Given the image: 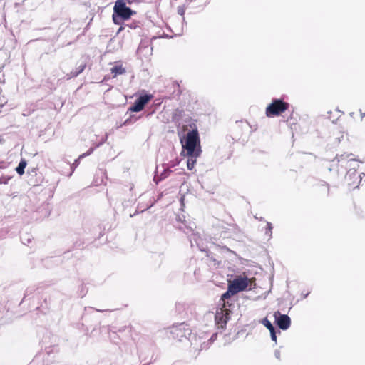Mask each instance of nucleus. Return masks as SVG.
<instances>
[{
    "label": "nucleus",
    "mask_w": 365,
    "mask_h": 365,
    "mask_svg": "<svg viewBox=\"0 0 365 365\" xmlns=\"http://www.w3.org/2000/svg\"><path fill=\"white\" fill-rule=\"evenodd\" d=\"M271 339L275 342H277V333H273L270 335Z\"/></svg>",
    "instance_id": "40"
},
{
    "label": "nucleus",
    "mask_w": 365,
    "mask_h": 365,
    "mask_svg": "<svg viewBox=\"0 0 365 365\" xmlns=\"http://www.w3.org/2000/svg\"><path fill=\"white\" fill-rule=\"evenodd\" d=\"M289 104L282 99H274L266 108L267 117L278 116L288 109Z\"/></svg>",
    "instance_id": "3"
},
{
    "label": "nucleus",
    "mask_w": 365,
    "mask_h": 365,
    "mask_svg": "<svg viewBox=\"0 0 365 365\" xmlns=\"http://www.w3.org/2000/svg\"><path fill=\"white\" fill-rule=\"evenodd\" d=\"M363 175L364 176L365 175L364 173H361V175H357L356 179H358L359 178H360L359 182H360L361 180V179H362Z\"/></svg>",
    "instance_id": "43"
},
{
    "label": "nucleus",
    "mask_w": 365,
    "mask_h": 365,
    "mask_svg": "<svg viewBox=\"0 0 365 365\" xmlns=\"http://www.w3.org/2000/svg\"><path fill=\"white\" fill-rule=\"evenodd\" d=\"M124 1H125V4H132L140 2V0H124Z\"/></svg>",
    "instance_id": "37"
},
{
    "label": "nucleus",
    "mask_w": 365,
    "mask_h": 365,
    "mask_svg": "<svg viewBox=\"0 0 365 365\" xmlns=\"http://www.w3.org/2000/svg\"><path fill=\"white\" fill-rule=\"evenodd\" d=\"M187 158V167L189 170H192L197 161L198 156L194 155H185Z\"/></svg>",
    "instance_id": "21"
},
{
    "label": "nucleus",
    "mask_w": 365,
    "mask_h": 365,
    "mask_svg": "<svg viewBox=\"0 0 365 365\" xmlns=\"http://www.w3.org/2000/svg\"><path fill=\"white\" fill-rule=\"evenodd\" d=\"M176 221L181 222L180 225H175V227L183 231L185 233H188L189 232H192L193 230V227L190 225H187V221L185 220V217L182 216V217L180 215H178L176 217Z\"/></svg>",
    "instance_id": "10"
},
{
    "label": "nucleus",
    "mask_w": 365,
    "mask_h": 365,
    "mask_svg": "<svg viewBox=\"0 0 365 365\" xmlns=\"http://www.w3.org/2000/svg\"><path fill=\"white\" fill-rule=\"evenodd\" d=\"M152 96L150 94H144L140 96L131 105L129 108L128 111L130 112H140L141 111L145 106L150 101L151 99Z\"/></svg>",
    "instance_id": "6"
},
{
    "label": "nucleus",
    "mask_w": 365,
    "mask_h": 365,
    "mask_svg": "<svg viewBox=\"0 0 365 365\" xmlns=\"http://www.w3.org/2000/svg\"><path fill=\"white\" fill-rule=\"evenodd\" d=\"M351 155H353L352 153H350V154L344 153V154H341V155H337L335 158L337 159L338 162H341L343 160H346L347 158H349Z\"/></svg>",
    "instance_id": "29"
},
{
    "label": "nucleus",
    "mask_w": 365,
    "mask_h": 365,
    "mask_svg": "<svg viewBox=\"0 0 365 365\" xmlns=\"http://www.w3.org/2000/svg\"><path fill=\"white\" fill-rule=\"evenodd\" d=\"M27 165V163L25 159H21L16 168V171L19 175H22L24 173L25 168Z\"/></svg>",
    "instance_id": "23"
},
{
    "label": "nucleus",
    "mask_w": 365,
    "mask_h": 365,
    "mask_svg": "<svg viewBox=\"0 0 365 365\" xmlns=\"http://www.w3.org/2000/svg\"><path fill=\"white\" fill-rule=\"evenodd\" d=\"M223 248H224L225 250H227V251H230V249H229V248H227V247H224Z\"/></svg>",
    "instance_id": "46"
},
{
    "label": "nucleus",
    "mask_w": 365,
    "mask_h": 365,
    "mask_svg": "<svg viewBox=\"0 0 365 365\" xmlns=\"http://www.w3.org/2000/svg\"><path fill=\"white\" fill-rule=\"evenodd\" d=\"M230 319V313L227 309L221 310L220 312H217L215 314V320L218 324H220L222 327L225 325Z\"/></svg>",
    "instance_id": "11"
},
{
    "label": "nucleus",
    "mask_w": 365,
    "mask_h": 365,
    "mask_svg": "<svg viewBox=\"0 0 365 365\" xmlns=\"http://www.w3.org/2000/svg\"><path fill=\"white\" fill-rule=\"evenodd\" d=\"M1 141H2V140H1V139L0 138V143H1Z\"/></svg>",
    "instance_id": "47"
},
{
    "label": "nucleus",
    "mask_w": 365,
    "mask_h": 365,
    "mask_svg": "<svg viewBox=\"0 0 365 365\" xmlns=\"http://www.w3.org/2000/svg\"><path fill=\"white\" fill-rule=\"evenodd\" d=\"M185 10H186V6L185 5L179 6L178 7V14L179 15H180L181 16H182V22L183 23L185 22V17H184V15H185Z\"/></svg>",
    "instance_id": "28"
},
{
    "label": "nucleus",
    "mask_w": 365,
    "mask_h": 365,
    "mask_svg": "<svg viewBox=\"0 0 365 365\" xmlns=\"http://www.w3.org/2000/svg\"><path fill=\"white\" fill-rule=\"evenodd\" d=\"M140 117H137L135 115H130L128 118H127L124 122L123 123L120 125H130V124H133L135 122H136Z\"/></svg>",
    "instance_id": "26"
},
{
    "label": "nucleus",
    "mask_w": 365,
    "mask_h": 365,
    "mask_svg": "<svg viewBox=\"0 0 365 365\" xmlns=\"http://www.w3.org/2000/svg\"><path fill=\"white\" fill-rule=\"evenodd\" d=\"M364 115H365V113H364Z\"/></svg>",
    "instance_id": "48"
},
{
    "label": "nucleus",
    "mask_w": 365,
    "mask_h": 365,
    "mask_svg": "<svg viewBox=\"0 0 365 365\" xmlns=\"http://www.w3.org/2000/svg\"><path fill=\"white\" fill-rule=\"evenodd\" d=\"M249 123L245 120L236 121L235 125V130L236 132L239 131V133H236V138H240L244 132H247L250 129Z\"/></svg>",
    "instance_id": "9"
},
{
    "label": "nucleus",
    "mask_w": 365,
    "mask_h": 365,
    "mask_svg": "<svg viewBox=\"0 0 365 365\" xmlns=\"http://www.w3.org/2000/svg\"><path fill=\"white\" fill-rule=\"evenodd\" d=\"M274 356H275L277 359H280V351H279V350L276 349V350L274 351Z\"/></svg>",
    "instance_id": "39"
},
{
    "label": "nucleus",
    "mask_w": 365,
    "mask_h": 365,
    "mask_svg": "<svg viewBox=\"0 0 365 365\" xmlns=\"http://www.w3.org/2000/svg\"><path fill=\"white\" fill-rule=\"evenodd\" d=\"M262 324L268 329L269 328H272V327H273V324H272V322L267 319V318H264L262 320Z\"/></svg>",
    "instance_id": "34"
},
{
    "label": "nucleus",
    "mask_w": 365,
    "mask_h": 365,
    "mask_svg": "<svg viewBox=\"0 0 365 365\" xmlns=\"http://www.w3.org/2000/svg\"><path fill=\"white\" fill-rule=\"evenodd\" d=\"M272 230H273L272 224L269 222H267V226L265 227L264 235L268 237V240H270L272 237Z\"/></svg>",
    "instance_id": "24"
},
{
    "label": "nucleus",
    "mask_w": 365,
    "mask_h": 365,
    "mask_svg": "<svg viewBox=\"0 0 365 365\" xmlns=\"http://www.w3.org/2000/svg\"><path fill=\"white\" fill-rule=\"evenodd\" d=\"M163 170L160 173V175H158V166L156 167V170L155 171V175L153 177V181L155 182L156 184H158L159 182L167 178L172 173L170 166L165 167V165L163 164Z\"/></svg>",
    "instance_id": "8"
},
{
    "label": "nucleus",
    "mask_w": 365,
    "mask_h": 365,
    "mask_svg": "<svg viewBox=\"0 0 365 365\" xmlns=\"http://www.w3.org/2000/svg\"><path fill=\"white\" fill-rule=\"evenodd\" d=\"M35 289H36L34 287H29L28 288H26L24 292V297L23 299H25L27 297L31 295L34 292Z\"/></svg>",
    "instance_id": "30"
},
{
    "label": "nucleus",
    "mask_w": 365,
    "mask_h": 365,
    "mask_svg": "<svg viewBox=\"0 0 365 365\" xmlns=\"http://www.w3.org/2000/svg\"><path fill=\"white\" fill-rule=\"evenodd\" d=\"M108 134L106 133L105 135L101 138V140L98 143H93V146L91 147L86 153L81 155L80 157L84 158L86 156L91 155L96 148H99L104 143H106L108 140Z\"/></svg>",
    "instance_id": "15"
},
{
    "label": "nucleus",
    "mask_w": 365,
    "mask_h": 365,
    "mask_svg": "<svg viewBox=\"0 0 365 365\" xmlns=\"http://www.w3.org/2000/svg\"><path fill=\"white\" fill-rule=\"evenodd\" d=\"M250 283V279L247 277L237 276L228 285L237 294L240 292L245 291Z\"/></svg>",
    "instance_id": "5"
},
{
    "label": "nucleus",
    "mask_w": 365,
    "mask_h": 365,
    "mask_svg": "<svg viewBox=\"0 0 365 365\" xmlns=\"http://www.w3.org/2000/svg\"><path fill=\"white\" fill-rule=\"evenodd\" d=\"M182 151L184 155L200 156L201 154V147L199 133L197 129L190 130L185 138L181 140Z\"/></svg>",
    "instance_id": "1"
},
{
    "label": "nucleus",
    "mask_w": 365,
    "mask_h": 365,
    "mask_svg": "<svg viewBox=\"0 0 365 365\" xmlns=\"http://www.w3.org/2000/svg\"><path fill=\"white\" fill-rule=\"evenodd\" d=\"M21 239L22 243L24 244V245H29L31 242V239L29 236H27V235L21 236Z\"/></svg>",
    "instance_id": "36"
},
{
    "label": "nucleus",
    "mask_w": 365,
    "mask_h": 365,
    "mask_svg": "<svg viewBox=\"0 0 365 365\" xmlns=\"http://www.w3.org/2000/svg\"><path fill=\"white\" fill-rule=\"evenodd\" d=\"M108 134L106 133L105 135L101 138V140L98 143H93V146L91 147L86 153L81 155L80 157L84 158L86 156L91 155L96 148H99L104 143H106L108 140Z\"/></svg>",
    "instance_id": "12"
},
{
    "label": "nucleus",
    "mask_w": 365,
    "mask_h": 365,
    "mask_svg": "<svg viewBox=\"0 0 365 365\" xmlns=\"http://www.w3.org/2000/svg\"><path fill=\"white\" fill-rule=\"evenodd\" d=\"M97 312H106V311H108V309H96Z\"/></svg>",
    "instance_id": "45"
},
{
    "label": "nucleus",
    "mask_w": 365,
    "mask_h": 365,
    "mask_svg": "<svg viewBox=\"0 0 365 365\" xmlns=\"http://www.w3.org/2000/svg\"><path fill=\"white\" fill-rule=\"evenodd\" d=\"M363 175L364 176L365 175L364 173H361V175H357L356 179H358L359 178H360L359 182H360L361 180V179H362Z\"/></svg>",
    "instance_id": "44"
},
{
    "label": "nucleus",
    "mask_w": 365,
    "mask_h": 365,
    "mask_svg": "<svg viewBox=\"0 0 365 365\" xmlns=\"http://www.w3.org/2000/svg\"><path fill=\"white\" fill-rule=\"evenodd\" d=\"M108 134L106 133L105 135L101 138V140L98 143H93V146L91 147L86 153L81 155L80 157L84 158L86 156L91 155L96 148H99L104 143H106L108 140Z\"/></svg>",
    "instance_id": "13"
},
{
    "label": "nucleus",
    "mask_w": 365,
    "mask_h": 365,
    "mask_svg": "<svg viewBox=\"0 0 365 365\" xmlns=\"http://www.w3.org/2000/svg\"><path fill=\"white\" fill-rule=\"evenodd\" d=\"M358 160L356 159H354V158H351L348 160V163H349V165H347L348 167L349 168H350L349 170V171L347 172L346 175V179L348 180H351L352 179V178H356L357 177V173H356V166H353L351 163L352 162H357Z\"/></svg>",
    "instance_id": "17"
},
{
    "label": "nucleus",
    "mask_w": 365,
    "mask_h": 365,
    "mask_svg": "<svg viewBox=\"0 0 365 365\" xmlns=\"http://www.w3.org/2000/svg\"><path fill=\"white\" fill-rule=\"evenodd\" d=\"M82 158H81L80 156L78 157V159H76L74 163L71 165V173L68 175L69 176H71L72 175V173H73L74 170L76 168L78 167V165H79V161H80V159H81Z\"/></svg>",
    "instance_id": "33"
},
{
    "label": "nucleus",
    "mask_w": 365,
    "mask_h": 365,
    "mask_svg": "<svg viewBox=\"0 0 365 365\" xmlns=\"http://www.w3.org/2000/svg\"><path fill=\"white\" fill-rule=\"evenodd\" d=\"M235 294H236V293L228 285L227 291L222 294L220 300L225 302L226 299H230L232 296ZM224 306L225 307V302H224Z\"/></svg>",
    "instance_id": "20"
},
{
    "label": "nucleus",
    "mask_w": 365,
    "mask_h": 365,
    "mask_svg": "<svg viewBox=\"0 0 365 365\" xmlns=\"http://www.w3.org/2000/svg\"><path fill=\"white\" fill-rule=\"evenodd\" d=\"M320 186L322 187V190H321V192H323V190H324V192H326L327 195H328L329 193V184L324 181H322L320 184Z\"/></svg>",
    "instance_id": "31"
},
{
    "label": "nucleus",
    "mask_w": 365,
    "mask_h": 365,
    "mask_svg": "<svg viewBox=\"0 0 365 365\" xmlns=\"http://www.w3.org/2000/svg\"><path fill=\"white\" fill-rule=\"evenodd\" d=\"M274 323L282 330H287L291 325V319L287 314H282L279 311L274 313Z\"/></svg>",
    "instance_id": "7"
},
{
    "label": "nucleus",
    "mask_w": 365,
    "mask_h": 365,
    "mask_svg": "<svg viewBox=\"0 0 365 365\" xmlns=\"http://www.w3.org/2000/svg\"><path fill=\"white\" fill-rule=\"evenodd\" d=\"M268 330L270 331V335L272 334L273 333H277L276 329L274 326L272 327V329L269 328L268 329Z\"/></svg>",
    "instance_id": "41"
},
{
    "label": "nucleus",
    "mask_w": 365,
    "mask_h": 365,
    "mask_svg": "<svg viewBox=\"0 0 365 365\" xmlns=\"http://www.w3.org/2000/svg\"><path fill=\"white\" fill-rule=\"evenodd\" d=\"M192 3H196V7H199L206 4V1L205 0H187V6H189Z\"/></svg>",
    "instance_id": "27"
},
{
    "label": "nucleus",
    "mask_w": 365,
    "mask_h": 365,
    "mask_svg": "<svg viewBox=\"0 0 365 365\" xmlns=\"http://www.w3.org/2000/svg\"><path fill=\"white\" fill-rule=\"evenodd\" d=\"M11 177L7 175H3L0 178V184H8L9 181L11 180Z\"/></svg>",
    "instance_id": "35"
},
{
    "label": "nucleus",
    "mask_w": 365,
    "mask_h": 365,
    "mask_svg": "<svg viewBox=\"0 0 365 365\" xmlns=\"http://www.w3.org/2000/svg\"><path fill=\"white\" fill-rule=\"evenodd\" d=\"M320 186L322 187V190H321V192H323V190H324V192H326L327 195H328L329 193V184L324 181H322L320 184Z\"/></svg>",
    "instance_id": "32"
},
{
    "label": "nucleus",
    "mask_w": 365,
    "mask_h": 365,
    "mask_svg": "<svg viewBox=\"0 0 365 365\" xmlns=\"http://www.w3.org/2000/svg\"><path fill=\"white\" fill-rule=\"evenodd\" d=\"M125 72V69L121 65H117L111 68V73L113 74V77L118 75H121Z\"/></svg>",
    "instance_id": "22"
},
{
    "label": "nucleus",
    "mask_w": 365,
    "mask_h": 365,
    "mask_svg": "<svg viewBox=\"0 0 365 365\" xmlns=\"http://www.w3.org/2000/svg\"><path fill=\"white\" fill-rule=\"evenodd\" d=\"M140 27V22L139 21H132L130 23L128 24H123L120 25V27L119 28L118 33L120 32L121 31L124 30L125 28H128L130 29H135L137 28Z\"/></svg>",
    "instance_id": "19"
},
{
    "label": "nucleus",
    "mask_w": 365,
    "mask_h": 365,
    "mask_svg": "<svg viewBox=\"0 0 365 365\" xmlns=\"http://www.w3.org/2000/svg\"><path fill=\"white\" fill-rule=\"evenodd\" d=\"M170 332L173 338L179 341H182L183 338L190 339L192 334L191 329L188 327V325L184 322L173 326L170 328Z\"/></svg>",
    "instance_id": "4"
},
{
    "label": "nucleus",
    "mask_w": 365,
    "mask_h": 365,
    "mask_svg": "<svg viewBox=\"0 0 365 365\" xmlns=\"http://www.w3.org/2000/svg\"><path fill=\"white\" fill-rule=\"evenodd\" d=\"M108 134L106 133L105 135L101 138V140L98 143H93V146L91 147L86 153L81 155L80 157L84 158L86 156L91 155L96 148H99L104 143H106L108 140Z\"/></svg>",
    "instance_id": "16"
},
{
    "label": "nucleus",
    "mask_w": 365,
    "mask_h": 365,
    "mask_svg": "<svg viewBox=\"0 0 365 365\" xmlns=\"http://www.w3.org/2000/svg\"><path fill=\"white\" fill-rule=\"evenodd\" d=\"M108 134L106 133L105 135L101 138V140L98 143H93V146L91 147L86 153L81 155L80 157L84 158L86 156L91 155L96 148H99L104 143H106L108 140Z\"/></svg>",
    "instance_id": "14"
},
{
    "label": "nucleus",
    "mask_w": 365,
    "mask_h": 365,
    "mask_svg": "<svg viewBox=\"0 0 365 365\" xmlns=\"http://www.w3.org/2000/svg\"><path fill=\"white\" fill-rule=\"evenodd\" d=\"M136 11L125 5L124 0H117L113 7L112 16L113 23L116 25L123 24V21L129 19Z\"/></svg>",
    "instance_id": "2"
},
{
    "label": "nucleus",
    "mask_w": 365,
    "mask_h": 365,
    "mask_svg": "<svg viewBox=\"0 0 365 365\" xmlns=\"http://www.w3.org/2000/svg\"><path fill=\"white\" fill-rule=\"evenodd\" d=\"M197 238H198V237H197V236H196L195 234H193V237H192V239H190L191 246H192V247H193L192 240H195V242H196V244H197V246L199 247L200 250V251H202V252H206L207 256V257H209V256H210V255H209V252H208L205 248H204V247H201V245H200V242H197Z\"/></svg>",
    "instance_id": "25"
},
{
    "label": "nucleus",
    "mask_w": 365,
    "mask_h": 365,
    "mask_svg": "<svg viewBox=\"0 0 365 365\" xmlns=\"http://www.w3.org/2000/svg\"><path fill=\"white\" fill-rule=\"evenodd\" d=\"M217 333H214L210 339H209V341H210V343L213 342L216 339H217Z\"/></svg>",
    "instance_id": "38"
},
{
    "label": "nucleus",
    "mask_w": 365,
    "mask_h": 365,
    "mask_svg": "<svg viewBox=\"0 0 365 365\" xmlns=\"http://www.w3.org/2000/svg\"><path fill=\"white\" fill-rule=\"evenodd\" d=\"M309 294V292H307V293H304V292H302V293L301 294V296H302V299H305V298H307V296H308Z\"/></svg>",
    "instance_id": "42"
},
{
    "label": "nucleus",
    "mask_w": 365,
    "mask_h": 365,
    "mask_svg": "<svg viewBox=\"0 0 365 365\" xmlns=\"http://www.w3.org/2000/svg\"><path fill=\"white\" fill-rule=\"evenodd\" d=\"M86 65V63H81L79 65L76 70L71 71L69 73L66 75L67 79H71L73 78L77 77L79 74H81L85 69Z\"/></svg>",
    "instance_id": "18"
}]
</instances>
